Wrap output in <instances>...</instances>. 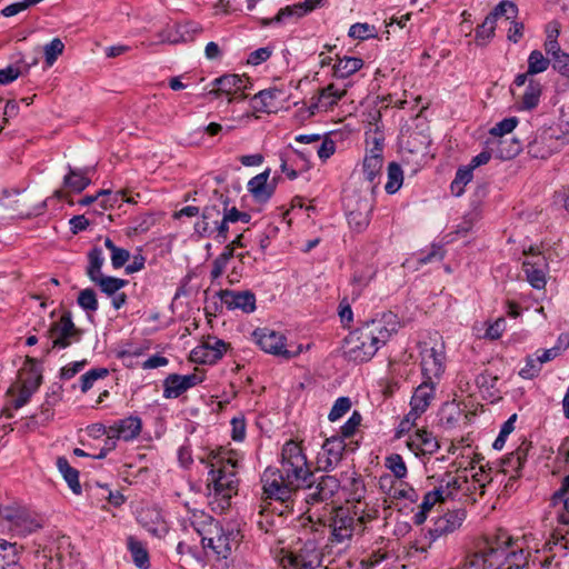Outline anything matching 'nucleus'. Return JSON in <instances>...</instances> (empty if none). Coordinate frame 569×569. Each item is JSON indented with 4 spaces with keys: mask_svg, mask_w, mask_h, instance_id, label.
I'll list each match as a JSON object with an SVG mask.
<instances>
[{
    "mask_svg": "<svg viewBox=\"0 0 569 569\" xmlns=\"http://www.w3.org/2000/svg\"><path fill=\"white\" fill-rule=\"evenodd\" d=\"M311 476L302 448L292 440L287 441L281 450V468L269 467L261 476L263 495L266 499L286 502Z\"/></svg>",
    "mask_w": 569,
    "mask_h": 569,
    "instance_id": "nucleus-1",
    "label": "nucleus"
},
{
    "mask_svg": "<svg viewBox=\"0 0 569 569\" xmlns=\"http://www.w3.org/2000/svg\"><path fill=\"white\" fill-rule=\"evenodd\" d=\"M239 455L232 450L219 448L211 450L201 462L210 468L208 475V499L211 509L223 512L231 505L232 497L238 491L239 479L237 469Z\"/></svg>",
    "mask_w": 569,
    "mask_h": 569,
    "instance_id": "nucleus-2",
    "label": "nucleus"
},
{
    "mask_svg": "<svg viewBox=\"0 0 569 569\" xmlns=\"http://www.w3.org/2000/svg\"><path fill=\"white\" fill-rule=\"evenodd\" d=\"M399 328V319L393 312H386L367 321L347 337V356L358 362L371 359Z\"/></svg>",
    "mask_w": 569,
    "mask_h": 569,
    "instance_id": "nucleus-3",
    "label": "nucleus"
},
{
    "mask_svg": "<svg viewBox=\"0 0 569 569\" xmlns=\"http://www.w3.org/2000/svg\"><path fill=\"white\" fill-rule=\"evenodd\" d=\"M376 517V509L366 511L360 502L353 506L352 511L343 507L335 509L328 519L333 541L343 542L350 539L355 532L363 531L365 523Z\"/></svg>",
    "mask_w": 569,
    "mask_h": 569,
    "instance_id": "nucleus-4",
    "label": "nucleus"
},
{
    "mask_svg": "<svg viewBox=\"0 0 569 569\" xmlns=\"http://www.w3.org/2000/svg\"><path fill=\"white\" fill-rule=\"evenodd\" d=\"M203 528H197L204 549H211L220 559H227L232 550L238 547L240 531L232 526H221L209 516H203Z\"/></svg>",
    "mask_w": 569,
    "mask_h": 569,
    "instance_id": "nucleus-5",
    "label": "nucleus"
},
{
    "mask_svg": "<svg viewBox=\"0 0 569 569\" xmlns=\"http://www.w3.org/2000/svg\"><path fill=\"white\" fill-rule=\"evenodd\" d=\"M42 519L23 506H0V527L14 536L24 537L42 528Z\"/></svg>",
    "mask_w": 569,
    "mask_h": 569,
    "instance_id": "nucleus-6",
    "label": "nucleus"
},
{
    "mask_svg": "<svg viewBox=\"0 0 569 569\" xmlns=\"http://www.w3.org/2000/svg\"><path fill=\"white\" fill-rule=\"evenodd\" d=\"M254 342L268 353L283 359H292L302 352V346L298 345L292 349L291 345L286 343V337L278 331L269 328H258L252 332Z\"/></svg>",
    "mask_w": 569,
    "mask_h": 569,
    "instance_id": "nucleus-7",
    "label": "nucleus"
},
{
    "mask_svg": "<svg viewBox=\"0 0 569 569\" xmlns=\"http://www.w3.org/2000/svg\"><path fill=\"white\" fill-rule=\"evenodd\" d=\"M283 569H318L323 567L322 550L315 541L308 540L298 550L281 558Z\"/></svg>",
    "mask_w": 569,
    "mask_h": 569,
    "instance_id": "nucleus-8",
    "label": "nucleus"
},
{
    "mask_svg": "<svg viewBox=\"0 0 569 569\" xmlns=\"http://www.w3.org/2000/svg\"><path fill=\"white\" fill-rule=\"evenodd\" d=\"M567 143L569 140H565V137L560 136L556 128H542L528 143V153L537 159H547Z\"/></svg>",
    "mask_w": 569,
    "mask_h": 569,
    "instance_id": "nucleus-9",
    "label": "nucleus"
},
{
    "mask_svg": "<svg viewBox=\"0 0 569 569\" xmlns=\"http://www.w3.org/2000/svg\"><path fill=\"white\" fill-rule=\"evenodd\" d=\"M340 488L339 480L333 476H321L315 482L305 483L303 499L308 505L326 502L331 499Z\"/></svg>",
    "mask_w": 569,
    "mask_h": 569,
    "instance_id": "nucleus-10",
    "label": "nucleus"
},
{
    "mask_svg": "<svg viewBox=\"0 0 569 569\" xmlns=\"http://www.w3.org/2000/svg\"><path fill=\"white\" fill-rule=\"evenodd\" d=\"M446 355L442 343L421 349V370L423 380L437 382L445 372Z\"/></svg>",
    "mask_w": 569,
    "mask_h": 569,
    "instance_id": "nucleus-11",
    "label": "nucleus"
},
{
    "mask_svg": "<svg viewBox=\"0 0 569 569\" xmlns=\"http://www.w3.org/2000/svg\"><path fill=\"white\" fill-rule=\"evenodd\" d=\"M52 348L64 349L80 339V330L76 328L70 313H63L52 322L49 329Z\"/></svg>",
    "mask_w": 569,
    "mask_h": 569,
    "instance_id": "nucleus-12",
    "label": "nucleus"
},
{
    "mask_svg": "<svg viewBox=\"0 0 569 569\" xmlns=\"http://www.w3.org/2000/svg\"><path fill=\"white\" fill-rule=\"evenodd\" d=\"M250 88V82L247 78L238 74H224L212 81V89L209 91L210 96L218 98L221 94L229 97L228 102L233 100V97L239 94L240 99H244V90Z\"/></svg>",
    "mask_w": 569,
    "mask_h": 569,
    "instance_id": "nucleus-13",
    "label": "nucleus"
},
{
    "mask_svg": "<svg viewBox=\"0 0 569 569\" xmlns=\"http://www.w3.org/2000/svg\"><path fill=\"white\" fill-rule=\"evenodd\" d=\"M227 349L228 345L223 340L208 337L191 351L190 358L197 363L212 365L222 358Z\"/></svg>",
    "mask_w": 569,
    "mask_h": 569,
    "instance_id": "nucleus-14",
    "label": "nucleus"
},
{
    "mask_svg": "<svg viewBox=\"0 0 569 569\" xmlns=\"http://www.w3.org/2000/svg\"><path fill=\"white\" fill-rule=\"evenodd\" d=\"M222 206H226V203L216 200L213 193L210 203L202 210L201 219L194 223V232L197 234L202 238H210L217 232L219 221L222 218L221 213H223V211L220 210Z\"/></svg>",
    "mask_w": 569,
    "mask_h": 569,
    "instance_id": "nucleus-15",
    "label": "nucleus"
},
{
    "mask_svg": "<svg viewBox=\"0 0 569 569\" xmlns=\"http://www.w3.org/2000/svg\"><path fill=\"white\" fill-rule=\"evenodd\" d=\"M346 445L342 438L331 437L325 441L317 457V466L320 470L333 469L340 462Z\"/></svg>",
    "mask_w": 569,
    "mask_h": 569,
    "instance_id": "nucleus-16",
    "label": "nucleus"
},
{
    "mask_svg": "<svg viewBox=\"0 0 569 569\" xmlns=\"http://www.w3.org/2000/svg\"><path fill=\"white\" fill-rule=\"evenodd\" d=\"M437 382L423 380L415 390L411 397V410L407 415L406 422L416 421L429 407L435 396Z\"/></svg>",
    "mask_w": 569,
    "mask_h": 569,
    "instance_id": "nucleus-17",
    "label": "nucleus"
},
{
    "mask_svg": "<svg viewBox=\"0 0 569 569\" xmlns=\"http://www.w3.org/2000/svg\"><path fill=\"white\" fill-rule=\"evenodd\" d=\"M529 253L531 257L523 261V271L528 282L535 289H542L546 286V259L539 252H536L533 247H530L529 251H525V254Z\"/></svg>",
    "mask_w": 569,
    "mask_h": 569,
    "instance_id": "nucleus-18",
    "label": "nucleus"
},
{
    "mask_svg": "<svg viewBox=\"0 0 569 569\" xmlns=\"http://www.w3.org/2000/svg\"><path fill=\"white\" fill-rule=\"evenodd\" d=\"M220 299L229 310L239 309L244 313L256 310V296L251 291L222 290Z\"/></svg>",
    "mask_w": 569,
    "mask_h": 569,
    "instance_id": "nucleus-19",
    "label": "nucleus"
},
{
    "mask_svg": "<svg viewBox=\"0 0 569 569\" xmlns=\"http://www.w3.org/2000/svg\"><path fill=\"white\" fill-rule=\"evenodd\" d=\"M142 422L138 417H127L121 419L110 427L101 426L103 435H114L124 441H130L139 436L141 432Z\"/></svg>",
    "mask_w": 569,
    "mask_h": 569,
    "instance_id": "nucleus-20",
    "label": "nucleus"
},
{
    "mask_svg": "<svg viewBox=\"0 0 569 569\" xmlns=\"http://www.w3.org/2000/svg\"><path fill=\"white\" fill-rule=\"evenodd\" d=\"M408 447L416 456L432 455L439 449V442L436 437L425 429H418L408 440Z\"/></svg>",
    "mask_w": 569,
    "mask_h": 569,
    "instance_id": "nucleus-21",
    "label": "nucleus"
},
{
    "mask_svg": "<svg viewBox=\"0 0 569 569\" xmlns=\"http://www.w3.org/2000/svg\"><path fill=\"white\" fill-rule=\"evenodd\" d=\"M347 86L340 88L335 83L328 84L320 91L317 101L311 104L312 113L317 111H327L332 108L346 94Z\"/></svg>",
    "mask_w": 569,
    "mask_h": 569,
    "instance_id": "nucleus-22",
    "label": "nucleus"
},
{
    "mask_svg": "<svg viewBox=\"0 0 569 569\" xmlns=\"http://www.w3.org/2000/svg\"><path fill=\"white\" fill-rule=\"evenodd\" d=\"M437 490H442V498L446 500L451 498L459 490H470V483L468 481V477L466 472L461 473H451L447 472L440 480Z\"/></svg>",
    "mask_w": 569,
    "mask_h": 569,
    "instance_id": "nucleus-23",
    "label": "nucleus"
},
{
    "mask_svg": "<svg viewBox=\"0 0 569 569\" xmlns=\"http://www.w3.org/2000/svg\"><path fill=\"white\" fill-rule=\"evenodd\" d=\"M465 519L466 512L463 510H455L447 512L446 515L437 519L431 532L436 537L451 533L461 527Z\"/></svg>",
    "mask_w": 569,
    "mask_h": 569,
    "instance_id": "nucleus-24",
    "label": "nucleus"
},
{
    "mask_svg": "<svg viewBox=\"0 0 569 569\" xmlns=\"http://www.w3.org/2000/svg\"><path fill=\"white\" fill-rule=\"evenodd\" d=\"M510 547L511 539L508 538L507 541L502 543H497V546H487L482 549L483 555H486L488 567L493 569H506Z\"/></svg>",
    "mask_w": 569,
    "mask_h": 569,
    "instance_id": "nucleus-25",
    "label": "nucleus"
},
{
    "mask_svg": "<svg viewBox=\"0 0 569 569\" xmlns=\"http://www.w3.org/2000/svg\"><path fill=\"white\" fill-rule=\"evenodd\" d=\"M42 376L36 365L34 359L27 358L23 366L19 370L17 385L38 390L41 385Z\"/></svg>",
    "mask_w": 569,
    "mask_h": 569,
    "instance_id": "nucleus-26",
    "label": "nucleus"
},
{
    "mask_svg": "<svg viewBox=\"0 0 569 569\" xmlns=\"http://www.w3.org/2000/svg\"><path fill=\"white\" fill-rule=\"evenodd\" d=\"M199 32H201V28L199 24L193 23V22H188L184 24L177 26V33H179V36L168 34L164 37L163 33H159L158 37H159V42L173 44V43H179V42L192 41L194 39L196 34H198Z\"/></svg>",
    "mask_w": 569,
    "mask_h": 569,
    "instance_id": "nucleus-27",
    "label": "nucleus"
},
{
    "mask_svg": "<svg viewBox=\"0 0 569 569\" xmlns=\"http://www.w3.org/2000/svg\"><path fill=\"white\" fill-rule=\"evenodd\" d=\"M542 93V86L539 81H536L533 79H530L528 81V86L521 96V98L518 100V109L519 110H532L535 109L539 102L540 97Z\"/></svg>",
    "mask_w": 569,
    "mask_h": 569,
    "instance_id": "nucleus-28",
    "label": "nucleus"
},
{
    "mask_svg": "<svg viewBox=\"0 0 569 569\" xmlns=\"http://www.w3.org/2000/svg\"><path fill=\"white\" fill-rule=\"evenodd\" d=\"M363 66V61L356 57L340 58L333 66V77L337 79H347Z\"/></svg>",
    "mask_w": 569,
    "mask_h": 569,
    "instance_id": "nucleus-29",
    "label": "nucleus"
},
{
    "mask_svg": "<svg viewBox=\"0 0 569 569\" xmlns=\"http://www.w3.org/2000/svg\"><path fill=\"white\" fill-rule=\"evenodd\" d=\"M269 171L257 174L248 182V189L259 201H266L271 197L272 190L268 187Z\"/></svg>",
    "mask_w": 569,
    "mask_h": 569,
    "instance_id": "nucleus-30",
    "label": "nucleus"
},
{
    "mask_svg": "<svg viewBox=\"0 0 569 569\" xmlns=\"http://www.w3.org/2000/svg\"><path fill=\"white\" fill-rule=\"evenodd\" d=\"M366 143L367 150L365 157L373 156L376 158H383L385 134L378 127L366 131Z\"/></svg>",
    "mask_w": 569,
    "mask_h": 569,
    "instance_id": "nucleus-31",
    "label": "nucleus"
},
{
    "mask_svg": "<svg viewBox=\"0 0 569 569\" xmlns=\"http://www.w3.org/2000/svg\"><path fill=\"white\" fill-rule=\"evenodd\" d=\"M87 172L88 170L73 169L69 166V171L63 178L64 187L77 193L83 191L90 184Z\"/></svg>",
    "mask_w": 569,
    "mask_h": 569,
    "instance_id": "nucleus-32",
    "label": "nucleus"
},
{
    "mask_svg": "<svg viewBox=\"0 0 569 569\" xmlns=\"http://www.w3.org/2000/svg\"><path fill=\"white\" fill-rule=\"evenodd\" d=\"M57 468L62 475L63 479L67 481L69 488L73 493L79 495L81 492V486L79 482V472L74 468H72L64 457H59L57 459Z\"/></svg>",
    "mask_w": 569,
    "mask_h": 569,
    "instance_id": "nucleus-33",
    "label": "nucleus"
},
{
    "mask_svg": "<svg viewBox=\"0 0 569 569\" xmlns=\"http://www.w3.org/2000/svg\"><path fill=\"white\" fill-rule=\"evenodd\" d=\"M0 569H23L17 557L16 545L0 539Z\"/></svg>",
    "mask_w": 569,
    "mask_h": 569,
    "instance_id": "nucleus-34",
    "label": "nucleus"
},
{
    "mask_svg": "<svg viewBox=\"0 0 569 569\" xmlns=\"http://www.w3.org/2000/svg\"><path fill=\"white\" fill-rule=\"evenodd\" d=\"M128 549L131 553L132 560L140 569H148L150 566L149 553L141 541L133 537L128 538Z\"/></svg>",
    "mask_w": 569,
    "mask_h": 569,
    "instance_id": "nucleus-35",
    "label": "nucleus"
},
{
    "mask_svg": "<svg viewBox=\"0 0 569 569\" xmlns=\"http://www.w3.org/2000/svg\"><path fill=\"white\" fill-rule=\"evenodd\" d=\"M187 391L182 381V376L171 373L163 380V397L166 399H174Z\"/></svg>",
    "mask_w": 569,
    "mask_h": 569,
    "instance_id": "nucleus-36",
    "label": "nucleus"
},
{
    "mask_svg": "<svg viewBox=\"0 0 569 569\" xmlns=\"http://www.w3.org/2000/svg\"><path fill=\"white\" fill-rule=\"evenodd\" d=\"M89 264L87 267V276L91 281L102 277L101 268L104 262L103 252L100 248H92L88 253Z\"/></svg>",
    "mask_w": 569,
    "mask_h": 569,
    "instance_id": "nucleus-37",
    "label": "nucleus"
},
{
    "mask_svg": "<svg viewBox=\"0 0 569 569\" xmlns=\"http://www.w3.org/2000/svg\"><path fill=\"white\" fill-rule=\"evenodd\" d=\"M383 166V158H376L373 156L365 157L362 162V169L365 178L368 182L371 183V187L375 188L377 182L376 179L379 178L381 173V169Z\"/></svg>",
    "mask_w": 569,
    "mask_h": 569,
    "instance_id": "nucleus-38",
    "label": "nucleus"
},
{
    "mask_svg": "<svg viewBox=\"0 0 569 569\" xmlns=\"http://www.w3.org/2000/svg\"><path fill=\"white\" fill-rule=\"evenodd\" d=\"M521 150V143L515 138L499 139L497 141L496 154L500 159H511Z\"/></svg>",
    "mask_w": 569,
    "mask_h": 569,
    "instance_id": "nucleus-39",
    "label": "nucleus"
},
{
    "mask_svg": "<svg viewBox=\"0 0 569 569\" xmlns=\"http://www.w3.org/2000/svg\"><path fill=\"white\" fill-rule=\"evenodd\" d=\"M528 450L529 445L523 442L521 446L518 447L516 451L511 452L503 461V465L506 466L505 471H508V469L510 468L511 470L518 472L522 468L527 459Z\"/></svg>",
    "mask_w": 569,
    "mask_h": 569,
    "instance_id": "nucleus-40",
    "label": "nucleus"
},
{
    "mask_svg": "<svg viewBox=\"0 0 569 569\" xmlns=\"http://www.w3.org/2000/svg\"><path fill=\"white\" fill-rule=\"evenodd\" d=\"M552 60L546 58L541 51L533 50L528 57V73L538 74L545 72Z\"/></svg>",
    "mask_w": 569,
    "mask_h": 569,
    "instance_id": "nucleus-41",
    "label": "nucleus"
},
{
    "mask_svg": "<svg viewBox=\"0 0 569 569\" xmlns=\"http://www.w3.org/2000/svg\"><path fill=\"white\" fill-rule=\"evenodd\" d=\"M403 181V172L400 166L396 162H391L388 166V181L385 186V189L388 193L392 194L397 192Z\"/></svg>",
    "mask_w": 569,
    "mask_h": 569,
    "instance_id": "nucleus-42",
    "label": "nucleus"
},
{
    "mask_svg": "<svg viewBox=\"0 0 569 569\" xmlns=\"http://www.w3.org/2000/svg\"><path fill=\"white\" fill-rule=\"evenodd\" d=\"M92 282L98 284L101 291L108 296L116 295L121 288H123L128 283L127 280L107 276H102L97 280H93Z\"/></svg>",
    "mask_w": 569,
    "mask_h": 569,
    "instance_id": "nucleus-43",
    "label": "nucleus"
},
{
    "mask_svg": "<svg viewBox=\"0 0 569 569\" xmlns=\"http://www.w3.org/2000/svg\"><path fill=\"white\" fill-rule=\"evenodd\" d=\"M214 199L219 200V202L226 203V206H222L220 208L223 213L221 216L223 217L224 222L234 223L239 221L240 212L236 207H230V200L229 197L223 194L222 192L214 191Z\"/></svg>",
    "mask_w": 569,
    "mask_h": 569,
    "instance_id": "nucleus-44",
    "label": "nucleus"
},
{
    "mask_svg": "<svg viewBox=\"0 0 569 569\" xmlns=\"http://www.w3.org/2000/svg\"><path fill=\"white\" fill-rule=\"evenodd\" d=\"M99 196H101L100 206L103 209L112 208L114 206L120 207L121 201H131L129 198L124 199V192L122 190L111 192L110 190L103 189L99 191Z\"/></svg>",
    "mask_w": 569,
    "mask_h": 569,
    "instance_id": "nucleus-45",
    "label": "nucleus"
},
{
    "mask_svg": "<svg viewBox=\"0 0 569 569\" xmlns=\"http://www.w3.org/2000/svg\"><path fill=\"white\" fill-rule=\"evenodd\" d=\"M518 9L513 2L510 1H501L499 4L495 7V9L488 14L496 22L500 18H506V20H511L516 18Z\"/></svg>",
    "mask_w": 569,
    "mask_h": 569,
    "instance_id": "nucleus-46",
    "label": "nucleus"
},
{
    "mask_svg": "<svg viewBox=\"0 0 569 569\" xmlns=\"http://www.w3.org/2000/svg\"><path fill=\"white\" fill-rule=\"evenodd\" d=\"M385 466L393 473L397 480H401L407 476V467L402 457L392 453L386 458Z\"/></svg>",
    "mask_w": 569,
    "mask_h": 569,
    "instance_id": "nucleus-47",
    "label": "nucleus"
},
{
    "mask_svg": "<svg viewBox=\"0 0 569 569\" xmlns=\"http://www.w3.org/2000/svg\"><path fill=\"white\" fill-rule=\"evenodd\" d=\"M276 93L272 90H261L252 97L253 109L266 112L272 106Z\"/></svg>",
    "mask_w": 569,
    "mask_h": 569,
    "instance_id": "nucleus-48",
    "label": "nucleus"
},
{
    "mask_svg": "<svg viewBox=\"0 0 569 569\" xmlns=\"http://www.w3.org/2000/svg\"><path fill=\"white\" fill-rule=\"evenodd\" d=\"M349 37L359 40H367L377 37V30L369 23H355L350 27Z\"/></svg>",
    "mask_w": 569,
    "mask_h": 569,
    "instance_id": "nucleus-49",
    "label": "nucleus"
},
{
    "mask_svg": "<svg viewBox=\"0 0 569 569\" xmlns=\"http://www.w3.org/2000/svg\"><path fill=\"white\" fill-rule=\"evenodd\" d=\"M472 170L470 167L460 168L456 173L455 180L451 182V190L457 196H460L463 191V187L471 181Z\"/></svg>",
    "mask_w": 569,
    "mask_h": 569,
    "instance_id": "nucleus-50",
    "label": "nucleus"
},
{
    "mask_svg": "<svg viewBox=\"0 0 569 569\" xmlns=\"http://www.w3.org/2000/svg\"><path fill=\"white\" fill-rule=\"evenodd\" d=\"M64 44L59 38H54L50 43L44 46L43 51L48 67H51L56 62L58 57L62 54Z\"/></svg>",
    "mask_w": 569,
    "mask_h": 569,
    "instance_id": "nucleus-51",
    "label": "nucleus"
},
{
    "mask_svg": "<svg viewBox=\"0 0 569 569\" xmlns=\"http://www.w3.org/2000/svg\"><path fill=\"white\" fill-rule=\"evenodd\" d=\"M78 305L88 312H94L98 310V300L96 292L92 289H83L79 292Z\"/></svg>",
    "mask_w": 569,
    "mask_h": 569,
    "instance_id": "nucleus-52",
    "label": "nucleus"
},
{
    "mask_svg": "<svg viewBox=\"0 0 569 569\" xmlns=\"http://www.w3.org/2000/svg\"><path fill=\"white\" fill-rule=\"evenodd\" d=\"M495 29L496 21L487 16L485 21L476 30V39L481 43H486L492 38Z\"/></svg>",
    "mask_w": 569,
    "mask_h": 569,
    "instance_id": "nucleus-53",
    "label": "nucleus"
},
{
    "mask_svg": "<svg viewBox=\"0 0 569 569\" xmlns=\"http://www.w3.org/2000/svg\"><path fill=\"white\" fill-rule=\"evenodd\" d=\"M517 123L518 119L515 117L503 119L490 129V134L499 139H506L505 136L512 132Z\"/></svg>",
    "mask_w": 569,
    "mask_h": 569,
    "instance_id": "nucleus-54",
    "label": "nucleus"
},
{
    "mask_svg": "<svg viewBox=\"0 0 569 569\" xmlns=\"http://www.w3.org/2000/svg\"><path fill=\"white\" fill-rule=\"evenodd\" d=\"M108 373L109 371L106 368L92 369L86 372L81 376V391L87 392L93 386L94 381L107 377Z\"/></svg>",
    "mask_w": 569,
    "mask_h": 569,
    "instance_id": "nucleus-55",
    "label": "nucleus"
},
{
    "mask_svg": "<svg viewBox=\"0 0 569 569\" xmlns=\"http://www.w3.org/2000/svg\"><path fill=\"white\" fill-rule=\"evenodd\" d=\"M351 408V400L348 397H340L336 400L333 403L330 412H329V420L336 421L340 419L342 416H345Z\"/></svg>",
    "mask_w": 569,
    "mask_h": 569,
    "instance_id": "nucleus-56",
    "label": "nucleus"
},
{
    "mask_svg": "<svg viewBox=\"0 0 569 569\" xmlns=\"http://www.w3.org/2000/svg\"><path fill=\"white\" fill-rule=\"evenodd\" d=\"M488 563L486 560V555H483L482 549L469 555L466 558L463 567L461 569H487Z\"/></svg>",
    "mask_w": 569,
    "mask_h": 569,
    "instance_id": "nucleus-57",
    "label": "nucleus"
},
{
    "mask_svg": "<svg viewBox=\"0 0 569 569\" xmlns=\"http://www.w3.org/2000/svg\"><path fill=\"white\" fill-rule=\"evenodd\" d=\"M397 485H391L388 495L392 498H406L411 501L416 498V492L412 488H407L401 480Z\"/></svg>",
    "mask_w": 569,
    "mask_h": 569,
    "instance_id": "nucleus-58",
    "label": "nucleus"
},
{
    "mask_svg": "<svg viewBox=\"0 0 569 569\" xmlns=\"http://www.w3.org/2000/svg\"><path fill=\"white\" fill-rule=\"evenodd\" d=\"M150 516H154V520L152 519L151 523L144 522L147 530L151 532L153 536L161 537L163 536L167 530V523L161 519V516L157 511L150 512Z\"/></svg>",
    "mask_w": 569,
    "mask_h": 569,
    "instance_id": "nucleus-59",
    "label": "nucleus"
},
{
    "mask_svg": "<svg viewBox=\"0 0 569 569\" xmlns=\"http://www.w3.org/2000/svg\"><path fill=\"white\" fill-rule=\"evenodd\" d=\"M540 370H541V365L538 362L537 357L536 358L528 357L526 360L525 367L521 368L519 371V376L523 379H532L536 376H538Z\"/></svg>",
    "mask_w": 569,
    "mask_h": 569,
    "instance_id": "nucleus-60",
    "label": "nucleus"
},
{
    "mask_svg": "<svg viewBox=\"0 0 569 569\" xmlns=\"http://www.w3.org/2000/svg\"><path fill=\"white\" fill-rule=\"evenodd\" d=\"M313 149L317 152V154L319 156V158L325 161V160L329 159L335 153L336 144L331 139L325 138V139L320 140V143L318 142L313 147Z\"/></svg>",
    "mask_w": 569,
    "mask_h": 569,
    "instance_id": "nucleus-61",
    "label": "nucleus"
},
{
    "mask_svg": "<svg viewBox=\"0 0 569 569\" xmlns=\"http://www.w3.org/2000/svg\"><path fill=\"white\" fill-rule=\"evenodd\" d=\"M442 493V490L436 488L427 492L419 508L429 512L437 502L445 501Z\"/></svg>",
    "mask_w": 569,
    "mask_h": 569,
    "instance_id": "nucleus-62",
    "label": "nucleus"
},
{
    "mask_svg": "<svg viewBox=\"0 0 569 569\" xmlns=\"http://www.w3.org/2000/svg\"><path fill=\"white\" fill-rule=\"evenodd\" d=\"M361 415L355 411L351 417L346 421V423L341 427V435L345 438H349L353 436L355 431L361 423Z\"/></svg>",
    "mask_w": 569,
    "mask_h": 569,
    "instance_id": "nucleus-63",
    "label": "nucleus"
},
{
    "mask_svg": "<svg viewBox=\"0 0 569 569\" xmlns=\"http://www.w3.org/2000/svg\"><path fill=\"white\" fill-rule=\"evenodd\" d=\"M461 412L458 407L455 405H448L442 409L441 421L446 426L451 427L458 421Z\"/></svg>",
    "mask_w": 569,
    "mask_h": 569,
    "instance_id": "nucleus-64",
    "label": "nucleus"
}]
</instances>
